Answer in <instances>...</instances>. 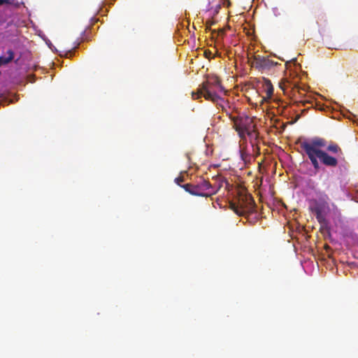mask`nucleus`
I'll list each match as a JSON object with an SVG mask.
<instances>
[{"label": "nucleus", "mask_w": 358, "mask_h": 358, "mask_svg": "<svg viewBox=\"0 0 358 358\" xmlns=\"http://www.w3.org/2000/svg\"><path fill=\"white\" fill-rule=\"evenodd\" d=\"M327 142L324 138L320 137H315L311 139L310 142H300V146L307 155L311 164L315 170L318 171L320 162L330 168H336L338 165V159L336 157L330 155L328 151L321 150V148L327 147Z\"/></svg>", "instance_id": "1"}, {"label": "nucleus", "mask_w": 358, "mask_h": 358, "mask_svg": "<svg viewBox=\"0 0 358 358\" xmlns=\"http://www.w3.org/2000/svg\"><path fill=\"white\" fill-rule=\"evenodd\" d=\"M233 127L241 137L249 134L252 129V120L248 116H236L232 118Z\"/></svg>", "instance_id": "6"}, {"label": "nucleus", "mask_w": 358, "mask_h": 358, "mask_svg": "<svg viewBox=\"0 0 358 358\" xmlns=\"http://www.w3.org/2000/svg\"><path fill=\"white\" fill-rule=\"evenodd\" d=\"M223 91L224 87L221 85L220 78L216 76H208L206 80L200 86L198 92H192V96L194 99L203 96L206 100L217 102L218 100H222L217 95V92Z\"/></svg>", "instance_id": "2"}, {"label": "nucleus", "mask_w": 358, "mask_h": 358, "mask_svg": "<svg viewBox=\"0 0 358 358\" xmlns=\"http://www.w3.org/2000/svg\"><path fill=\"white\" fill-rule=\"evenodd\" d=\"M184 181V178L182 177H178L175 179V182L181 187V182Z\"/></svg>", "instance_id": "12"}, {"label": "nucleus", "mask_w": 358, "mask_h": 358, "mask_svg": "<svg viewBox=\"0 0 358 358\" xmlns=\"http://www.w3.org/2000/svg\"><path fill=\"white\" fill-rule=\"evenodd\" d=\"M314 212L315 213L316 218L318 220L319 222H321L322 220L324 219L322 216L321 210L319 208H316L314 210Z\"/></svg>", "instance_id": "10"}, {"label": "nucleus", "mask_w": 358, "mask_h": 358, "mask_svg": "<svg viewBox=\"0 0 358 358\" xmlns=\"http://www.w3.org/2000/svg\"><path fill=\"white\" fill-rule=\"evenodd\" d=\"M204 55L206 58H210L211 57L212 52L210 50H206L204 52Z\"/></svg>", "instance_id": "13"}, {"label": "nucleus", "mask_w": 358, "mask_h": 358, "mask_svg": "<svg viewBox=\"0 0 358 358\" xmlns=\"http://www.w3.org/2000/svg\"><path fill=\"white\" fill-rule=\"evenodd\" d=\"M327 150L332 154L336 155L338 157H342V159H344L343 152L341 148L336 143L331 141L327 147Z\"/></svg>", "instance_id": "8"}, {"label": "nucleus", "mask_w": 358, "mask_h": 358, "mask_svg": "<svg viewBox=\"0 0 358 358\" xmlns=\"http://www.w3.org/2000/svg\"><path fill=\"white\" fill-rule=\"evenodd\" d=\"M221 101L224 102L223 104H220L222 110L224 113H225L226 115L232 121V118H235L236 117L232 115L233 112L236 110L235 106H234L233 104H231L229 102H224L223 99H222Z\"/></svg>", "instance_id": "7"}, {"label": "nucleus", "mask_w": 358, "mask_h": 358, "mask_svg": "<svg viewBox=\"0 0 358 358\" xmlns=\"http://www.w3.org/2000/svg\"><path fill=\"white\" fill-rule=\"evenodd\" d=\"M265 91L268 97H270L273 93V87L271 81L268 79L265 80Z\"/></svg>", "instance_id": "9"}, {"label": "nucleus", "mask_w": 358, "mask_h": 358, "mask_svg": "<svg viewBox=\"0 0 358 358\" xmlns=\"http://www.w3.org/2000/svg\"><path fill=\"white\" fill-rule=\"evenodd\" d=\"M13 0H0V6L3 5H10L13 4Z\"/></svg>", "instance_id": "11"}, {"label": "nucleus", "mask_w": 358, "mask_h": 358, "mask_svg": "<svg viewBox=\"0 0 358 358\" xmlns=\"http://www.w3.org/2000/svg\"><path fill=\"white\" fill-rule=\"evenodd\" d=\"M249 62L252 68H255L262 73L268 71L278 64L277 62L270 59L268 57L259 55H254L252 57L250 58Z\"/></svg>", "instance_id": "5"}, {"label": "nucleus", "mask_w": 358, "mask_h": 358, "mask_svg": "<svg viewBox=\"0 0 358 358\" xmlns=\"http://www.w3.org/2000/svg\"><path fill=\"white\" fill-rule=\"evenodd\" d=\"M181 187L192 195L202 197H209L216 194L217 191L203 178H200L194 182L184 184Z\"/></svg>", "instance_id": "3"}, {"label": "nucleus", "mask_w": 358, "mask_h": 358, "mask_svg": "<svg viewBox=\"0 0 358 358\" xmlns=\"http://www.w3.org/2000/svg\"><path fill=\"white\" fill-rule=\"evenodd\" d=\"M230 208L238 215L243 216L246 213L254 211L255 203L251 195H240L238 198L237 203H231Z\"/></svg>", "instance_id": "4"}]
</instances>
